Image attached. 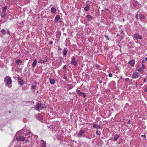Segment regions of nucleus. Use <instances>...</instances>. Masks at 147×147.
<instances>
[{
	"label": "nucleus",
	"mask_w": 147,
	"mask_h": 147,
	"mask_svg": "<svg viewBox=\"0 0 147 147\" xmlns=\"http://www.w3.org/2000/svg\"><path fill=\"white\" fill-rule=\"evenodd\" d=\"M145 79H144V82H145Z\"/></svg>",
	"instance_id": "obj_48"
},
{
	"label": "nucleus",
	"mask_w": 147,
	"mask_h": 147,
	"mask_svg": "<svg viewBox=\"0 0 147 147\" xmlns=\"http://www.w3.org/2000/svg\"><path fill=\"white\" fill-rule=\"evenodd\" d=\"M90 5L89 4H88L84 8V9L86 11H88L90 9Z\"/></svg>",
	"instance_id": "obj_14"
},
{
	"label": "nucleus",
	"mask_w": 147,
	"mask_h": 147,
	"mask_svg": "<svg viewBox=\"0 0 147 147\" xmlns=\"http://www.w3.org/2000/svg\"><path fill=\"white\" fill-rule=\"evenodd\" d=\"M130 121H128L127 122V123H128V124H129V123H130Z\"/></svg>",
	"instance_id": "obj_41"
},
{
	"label": "nucleus",
	"mask_w": 147,
	"mask_h": 147,
	"mask_svg": "<svg viewBox=\"0 0 147 147\" xmlns=\"http://www.w3.org/2000/svg\"><path fill=\"white\" fill-rule=\"evenodd\" d=\"M3 36H1V37H3Z\"/></svg>",
	"instance_id": "obj_51"
},
{
	"label": "nucleus",
	"mask_w": 147,
	"mask_h": 147,
	"mask_svg": "<svg viewBox=\"0 0 147 147\" xmlns=\"http://www.w3.org/2000/svg\"><path fill=\"white\" fill-rule=\"evenodd\" d=\"M93 127L94 128H96L97 129L100 128V126L98 124H95L93 125Z\"/></svg>",
	"instance_id": "obj_13"
},
{
	"label": "nucleus",
	"mask_w": 147,
	"mask_h": 147,
	"mask_svg": "<svg viewBox=\"0 0 147 147\" xmlns=\"http://www.w3.org/2000/svg\"><path fill=\"white\" fill-rule=\"evenodd\" d=\"M145 60L146 61H147V57H146L145 58Z\"/></svg>",
	"instance_id": "obj_40"
},
{
	"label": "nucleus",
	"mask_w": 147,
	"mask_h": 147,
	"mask_svg": "<svg viewBox=\"0 0 147 147\" xmlns=\"http://www.w3.org/2000/svg\"><path fill=\"white\" fill-rule=\"evenodd\" d=\"M77 61L76 60V59L73 57L71 58V64H74V66H76L77 65Z\"/></svg>",
	"instance_id": "obj_6"
},
{
	"label": "nucleus",
	"mask_w": 147,
	"mask_h": 147,
	"mask_svg": "<svg viewBox=\"0 0 147 147\" xmlns=\"http://www.w3.org/2000/svg\"><path fill=\"white\" fill-rule=\"evenodd\" d=\"M16 140L18 141H23L25 140V138L23 136H19L16 138Z\"/></svg>",
	"instance_id": "obj_4"
},
{
	"label": "nucleus",
	"mask_w": 147,
	"mask_h": 147,
	"mask_svg": "<svg viewBox=\"0 0 147 147\" xmlns=\"http://www.w3.org/2000/svg\"><path fill=\"white\" fill-rule=\"evenodd\" d=\"M122 21H125V20L124 19H123V20H122Z\"/></svg>",
	"instance_id": "obj_45"
},
{
	"label": "nucleus",
	"mask_w": 147,
	"mask_h": 147,
	"mask_svg": "<svg viewBox=\"0 0 147 147\" xmlns=\"http://www.w3.org/2000/svg\"><path fill=\"white\" fill-rule=\"evenodd\" d=\"M47 127H49H49H50V126H47Z\"/></svg>",
	"instance_id": "obj_47"
},
{
	"label": "nucleus",
	"mask_w": 147,
	"mask_h": 147,
	"mask_svg": "<svg viewBox=\"0 0 147 147\" xmlns=\"http://www.w3.org/2000/svg\"><path fill=\"white\" fill-rule=\"evenodd\" d=\"M138 70L141 73H142L143 71V70L142 69V67H141Z\"/></svg>",
	"instance_id": "obj_21"
},
{
	"label": "nucleus",
	"mask_w": 147,
	"mask_h": 147,
	"mask_svg": "<svg viewBox=\"0 0 147 147\" xmlns=\"http://www.w3.org/2000/svg\"><path fill=\"white\" fill-rule=\"evenodd\" d=\"M56 9L54 7L51 8V11L53 13H55L56 11Z\"/></svg>",
	"instance_id": "obj_20"
},
{
	"label": "nucleus",
	"mask_w": 147,
	"mask_h": 147,
	"mask_svg": "<svg viewBox=\"0 0 147 147\" xmlns=\"http://www.w3.org/2000/svg\"><path fill=\"white\" fill-rule=\"evenodd\" d=\"M63 34L65 35H66V34L65 33H63Z\"/></svg>",
	"instance_id": "obj_46"
},
{
	"label": "nucleus",
	"mask_w": 147,
	"mask_h": 147,
	"mask_svg": "<svg viewBox=\"0 0 147 147\" xmlns=\"http://www.w3.org/2000/svg\"><path fill=\"white\" fill-rule=\"evenodd\" d=\"M101 138H103V137H101Z\"/></svg>",
	"instance_id": "obj_54"
},
{
	"label": "nucleus",
	"mask_w": 147,
	"mask_h": 147,
	"mask_svg": "<svg viewBox=\"0 0 147 147\" xmlns=\"http://www.w3.org/2000/svg\"><path fill=\"white\" fill-rule=\"evenodd\" d=\"M9 113H10V111H9Z\"/></svg>",
	"instance_id": "obj_52"
},
{
	"label": "nucleus",
	"mask_w": 147,
	"mask_h": 147,
	"mask_svg": "<svg viewBox=\"0 0 147 147\" xmlns=\"http://www.w3.org/2000/svg\"><path fill=\"white\" fill-rule=\"evenodd\" d=\"M36 88V86L34 85H33L32 86V88L33 89H35Z\"/></svg>",
	"instance_id": "obj_28"
},
{
	"label": "nucleus",
	"mask_w": 147,
	"mask_h": 147,
	"mask_svg": "<svg viewBox=\"0 0 147 147\" xmlns=\"http://www.w3.org/2000/svg\"><path fill=\"white\" fill-rule=\"evenodd\" d=\"M7 6H5L3 8L2 10L3 12H6V11L7 9Z\"/></svg>",
	"instance_id": "obj_23"
},
{
	"label": "nucleus",
	"mask_w": 147,
	"mask_h": 147,
	"mask_svg": "<svg viewBox=\"0 0 147 147\" xmlns=\"http://www.w3.org/2000/svg\"><path fill=\"white\" fill-rule=\"evenodd\" d=\"M144 60H143L142 61V63H144Z\"/></svg>",
	"instance_id": "obj_44"
},
{
	"label": "nucleus",
	"mask_w": 147,
	"mask_h": 147,
	"mask_svg": "<svg viewBox=\"0 0 147 147\" xmlns=\"http://www.w3.org/2000/svg\"><path fill=\"white\" fill-rule=\"evenodd\" d=\"M139 76L140 75L138 73H134L132 74V78L133 79H137L139 77Z\"/></svg>",
	"instance_id": "obj_5"
},
{
	"label": "nucleus",
	"mask_w": 147,
	"mask_h": 147,
	"mask_svg": "<svg viewBox=\"0 0 147 147\" xmlns=\"http://www.w3.org/2000/svg\"><path fill=\"white\" fill-rule=\"evenodd\" d=\"M80 95H83L84 97H85L86 96V95L84 94V93L82 92H80Z\"/></svg>",
	"instance_id": "obj_25"
},
{
	"label": "nucleus",
	"mask_w": 147,
	"mask_h": 147,
	"mask_svg": "<svg viewBox=\"0 0 147 147\" xmlns=\"http://www.w3.org/2000/svg\"><path fill=\"white\" fill-rule=\"evenodd\" d=\"M105 37V38H106V39L107 40H110V38L107 36L106 35H105L104 36Z\"/></svg>",
	"instance_id": "obj_29"
},
{
	"label": "nucleus",
	"mask_w": 147,
	"mask_h": 147,
	"mask_svg": "<svg viewBox=\"0 0 147 147\" xmlns=\"http://www.w3.org/2000/svg\"><path fill=\"white\" fill-rule=\"evenodd\" d=\"M22 63V61L20 60H18L16 61V64L18 65H19V63Z\"/></svg>",
	"instance_id": "obj_22"
},
{
	"label": "nucleus",
	"mask_w": 147,
	"mask_h": 147,
	"mask_svg": "<svg viewBox=\"0 0 147 147\" xmlns=\"http://www.w3.org/2000/svg\"><path fill=\"white\" fill-rule=\"evenodd\" d=\"M80 90H78L77 91V92H80Z\"/></svg>",
	"instance_id": "obj_43"
},
{
	"label": "nucleus",
	"mask_w": 147,
	"mask_h": 147,
	"mask_svg": "<svg viewBox=\"0 0 147 147\" xmlns=\"http://www.w3.org/2000/svg\"><path fill=\"white\" fill-rule=\"evenodd\" d=\"M46 143L45 142H44L42 144V146H43L44 147H46Z\"/></svg>",
	"instance_id": "obj_30"
},
{
	"label": "nucleus",
	"mask_w": 147,
	"mask_h": 147,
	"mask_svg": "<svg viewBox=\"0 0 147 147\" xmlns=\"http://www.w3.org/2000/svg\"><path fill=\"white\" fill-rule=\"evenodd\" d=\"M105 84H106V83H105Z\"/></svg>",
	"instance_id": "obj_53"
},
{
	"label": "nucleus",
	"mask_w": 147,
	"mask_h": 147,
	"mask_svg": "<svg viewBox=\"0 0 147 147\" xmlns=\"http://www.w3.org/2000/svg\"><path fill=\"white\" fill-rule=\"evenodd\" d=\"M63 78L66 80L67 79V78L66 77H64Z\"/></svg>",
	"instance_id": "obj_42"
},
{
	"label": "nucleus",
	"mask_w": 147,
	"mask_h": 147,
	"mask_svg": "<svg viewBox=\"0 0 147 147\" xmlns=\"http://www.w3.org/2000/svg\"><path fill=\"white\" fill-rule=\"evenodd\" d=\"M133 39L134 40H136L138 39L141 40L142 38V36L137 33H136L134 34L133 35Z\"/></svg>",
	"instance_id": "obj_1"
},
{
	"label": "nucleus",
	"mask_w": 147,
	"mask_h": 147,
	"mask_svg": "<svg viewBox=\"0 0 147 147\" xmlns=\"http://www.w3.org/2000/svg\"><path fill=\"white\" fill-rule=\"evenodd\" d=\"M42 104L40 102H38L37 104V106L36 107V108L38 109H42L43 108V107L42 106Z\"/></svg>",
	"instance_id": "obj_7"
},
{
	"label": "nucleus",
	"mask_w": 147,
	"mask_h": 147,
	"mask_svg": "<svg viewBox=\"0 0 147 147\" xmlns=\"http://www.w3.org/2000/svg\"><path fill=\"white\" fill-rule=\"evenodd\" d=\"M86 17L88 18V21H90L91 19H93V17L89 15H87Z\"/></svg>",
	"instance_id": "obj_16"
},
{
	"label": "nucleus",
	"mask_w": 147,
	"mask_h": 147,
	"mask_svg": "<svg viewBox=\"0 0 147 147\" xmlns=\"http://www.w3.org/2000/svg\"><path fill=\"white\" fill-rule=\"evenodd\" d=\"M53 43V41H50L49 42V44L50 45H51Z\"/></svg>",
	"instance_id": "obj_34"
},
{
	"label": "nucleus",
	"mask_w": 147,
	"mask_h": 147,
	"mask_svg": "<svg viewBox=\"0 0 147 147\" xmlns=\"http://www.w3.org/2000/svg\"><path fill=\"white\" fill-rule=\"evenodd\" d=\"M119 137V135H115L113 139L114 140H117Z\"/></svg>",
	"instance_id": "obj_18"
},
{
	"label": "nucleus",
	"mask_w": 147,
	"mask_h": 147,
	"mask_svg": "<svg viewBox=\"0 0 147 147\" xmlns=\"http://www.w3.org/2000/svg\"><path fill=\"white\" fill-rule=\"evenodd\" d=\"M18 84L21 85H22L24 84V82L23 80H22L20 77L18 78Z\"/></svg>",
	"instance_id": "obj_9"
},
{
	"label": "nucleus",
	"mask_w": 147,
	"mask_h": 147,
	"mask_svg": "<svg viewBox=\"0 0 147 147\" xmlns=\"http://www.w3.org/2000/svg\"><path fill=\"white\" fill-rule=\"evenodd\" d=\"M129 80V78H126L125 79V80L126 81V82H128Z\"/></svg>",
	"instance_id": "obj_33"
},
{
	"label": "nucleus",
	"mask_w": 147,
	"mask_h": 147,
	"mask_svg": "<svg viewBox=\"0 0 147 147\" xmlns=\"http://www.w3.org/2000/svg\"><path fill=\"white\" fill-rule=\"evenodd\" d=\"M106 10H108L109 11V10H108L107 9H106Z\"/></svg>",
	"instance_id": "obj_49"
},
{
	"label": "nucleus",
	"mask_w": 147,
	"mask_h": 147,
	"mask_svg": "<svg viewBox=\"0 0 147 147\" xmlns=\"http://www.w3.org/2000/svg\"><path fill=\"white\" fill-rule=\"evenodd\" d=\"M140 19H144V15H141L140 16Z\"/></svg>",
	"instance_id": "obj_26"
},
{
	"label": "nucleus",
	"mask_w": 147,
	"mask_h": 147,
	"mask_svg": "<svg viewBox=\"0 0 147 147\" xmlns=\"http://www.w3.org/2000/svg\"><path fill=\"white\" fill-rule=\"evenodd\" d=\"M99 82L100 83H102V81L101 80H100L99 81Z\"/></svg>",
	"instance_id": "obj_39"
},
{
	"label": "nucleus",
	"mask_w": 147,
	"mask_h": 147,
	"mask_svg": "<svg viewBox=\"0 0 147 147\" xmlns=\"http://www.w3.org/2000/svg\"><path fill=\"white\" fill-rule=\"evenodd\" d=\"M142 67H143V69H145V66L144 65V64H142Z\"/></svg>",
	"instance_id": "obj_36"
},
{
	"label": "nucleus",
	"mask_w": 147,
	"mask_h": 147,
	"mask_svg": "<svg viewBox=\"0 0 147 147\" xmlns=\"http://www.w3.org/2000/svg\"><path fill=\"white\" fill-rule=\"evenodd\" d=\"M59 18L60 17L59 15L56 16L54 20L55 22V23L57 22L58 21Z\"/></svg>",
	"instance_id": "obj_11"
},
{
	"label": "nucleus",
	"mask_w": 147,
	"mask_h": 147,
	"mask_svg": "<svg viewBox=\"0 0 147 147\" xmlns=\"http://www.w3.org/2000/svg\"><path fill=\"white\" fill-rule=\"evenodd\" d=\"M62 30H64V28H63L62 29Z\"/></svg>",
	"instance_id": "obj_50"
},
{
	"label": "nucleus",
	"mask_w": 147,
	"mask_h": 147,
	"mask_svg": "<svg viewBox=\"0 0 147 147\" xmlns=\"http://www.w3.org/2000/svg\"><path fill=\"white\" fill-rule=\"evenodd\" d=\"M85 133L84 130H80L79 133L78 134L77 136L78 137H81L84 136L83 134Z\"/></svg>",
	"instance_id": "obj_8"
},
{
	"label": "nucleus",
	"mask_w": 147,
	"mask_h": 147,
	"mask_svg": "<svg viewBox=\"0 0 147 147\" xmlns=\"http://www.w3.org/2000/svg\"><path fill=\"white\" fill-rule=\"evenodd\" d=\"M141 136L142 137H144V138H145L146 137V136L145 135H141Z\"/></svg>",
	"instance_id": "obj_37"
},
{
	"label": "nucleus",
	"mask_w": 147,
	"mask_h": 147,
	"mask_svg": "<svg viewBox=\"0 0 147 147\" xmlns=\"http://www.w3.org/2000/svg\"><path fill=\"white\" fill-rule=\"evenodd\" d=\"M135 62L133 60H131L129 62V64H130L131 65L133 66L134 63Z\"/></svg>",
	"instance_id": "obj_12"
},
{
	"label": "nucleus",
	"mask_w": 147,
	"mask_h": 147,
	"mask_svg": "<svg viewBox=\"0 0 147 147\" xmlns=\"http://www.w3.org/2000/svg\"><path fill=\"white\" fill-rule=\"evenodd\" d=\"M96 134L98 135H100V134H101V132L100 131L97 130L96 132Z\"/></svg>",
	"instance_id": "obj_24"
},
{
	"label": "nucleus",
	"mask_w": 147,
	"mask_h": 147,
	"mask_svg": "<svg viewBox=\"0 0 147 147\" xmlns=\"http://www.w3.org/2000/svg\"><path fill=\"white\" fill-rule=\"evenodd\" d=\"M66 67H67V66L66 65H65V66H64V67H63V69H66Z\"/></svg>",
	"instance_id": "obj_35"
},
{
	"label": "nucleus",
	"mask_w": 147,
	"mask_h": 147,
	"mask_svg": "<svg viewBox=\"0 0 147 147\" xmlns=\"http://www.w3.org/2000/svg\"><path fill=\"white\" fill-rule=\"evenodd\" d=\"M6 16L5 15V12H3V13H2L1 14V16L2 18H4Z\"/></svg>",
	"instance_id": "obj_19"
},
{
	"label": "nucleus",
	"mask_w": 147,
	"mask_h": 147,
	"mask_svg": "<svg viewBox=\"0 0 147 147\" xmlns=\"http://www.w3.org/2000/svg\"><path fill=\"white\" fill-rule=\"evenodd\" d=\"M137 82H136V86L137 87L138 86H137Z\"/></svg>",
	"instance_id": "obj_38"
},
{
	"label": "nucleus",
	"mask_w": 147,
	"mask_h": 147,
	"mask_svg": "<svg viewBox=\"0 0 147 147\" xmlns=\"http://www.w3.org/2000/svg\"><path fill=\"white\" fill-rule=\"evenodd\" d=\"M1 32L3 35H5L6 34L8 35L10 34V32L8 30H5L4 29H2L1 30Z\"/></svg>",
	"instance_id": "obj_3"
},
{
	"label": "nucleus",
	"mask_w": 147,
	"mask_h": 147,
	"mask_svg": "<svg viewBox=\"0 0 147 147\" xmlns=\"http://www.w3.org/2000/svg\"><path fill=\"white\" fill-rule=\"evenodd\" d=\"M146 86V85L144 86V91L147 92V87Z\"/></svg>",
	"instance_id": "obj_27"
},
{
	"label": "nucleus",
	"mask_w": 147,
	"mask_h": 147,
	"mask_svg": "<svg viewBox=\"0 0 147 147\" xmlns=\"http://www.w3.org/2000/svg\"><path fill=\"white\" fill-rule=\"evenodd\" d=\"M50 83L51 84H54L55 82V80L54 79L49 78Z\"/></svg>",
	"instance_id": "obj_10"
},
{
	"label": "nucleus",
	"mask_w": 147,
	"mask_h": 147,
	"mask_svg": "<svg viewBox=\"0 0 147 147\" xmlns=\"http://www.w3.org/2000/svg\"><path fill=\"white\" fill-rule=\"evenodd\" d=\"M136 19H138V14H136Z\"/></svg>",
	"instance_id": "obj_32"
},
{
	"label": "nucleus",
	"mask_w": 147,
	"mask_h": 147,
	"mask_svg": "<svg viewBox=\"0 0 147 147\" xmlns=\"http://www.w3.org/2000/svg\"><path fill=\"white\" fill-rule=\"evenodd\" d=\"M4 81L7 84H10L11 83L12 81L11 78L8 76H6L4 79Z\"/></svg>",
	"instance_id": "obj_2"
},
{
	"label": "nucleus",
	"mask_w": 147,
	"mask_h": 147,
	"mask_svg": "<svg viewBox=\"0 0 147 147\" xmlns=\"http://www.w3.org/2000/svg\"><path fill=\"white\" fill-rule=\"evenodd\" d=\"M37 62V61L36 60V59H35L34 60V61L33 62V63L32 64V67H34L35 66V65H36Z\"/></svg>",
	"instance_id": "obj_15"
},
{
	"label": "nucleus",
	"mask_w": 147,
	"mask_h": 147,
	"mask_svg": "<svg viewBox=\"0 0 147 147\" xmlns=\"http://www.w3.org/2000/svg\"><path fill=\"white\" fill-rule=\"evenodd\" d=\"M67 53V49H63V54L64 55H66V54Z\"/></svg>",
	"instance_id": "obj_17"
},
{
	"label": "nucleus",
	"mask_w": 147,
	"mask_h": 147,
	"mask_svg": "<svg viewBox=\"0 0 147 147\" xmlns=\"http://www.w3.org/2000/svg\"><path fill=\"white\" fill-rule=\"evenodd\" d=\"M109 77H112V74L111 73H110L109 74V75H108Z\"/></svg>",
	"instance_id": "obj_31"
}]
</instances>
